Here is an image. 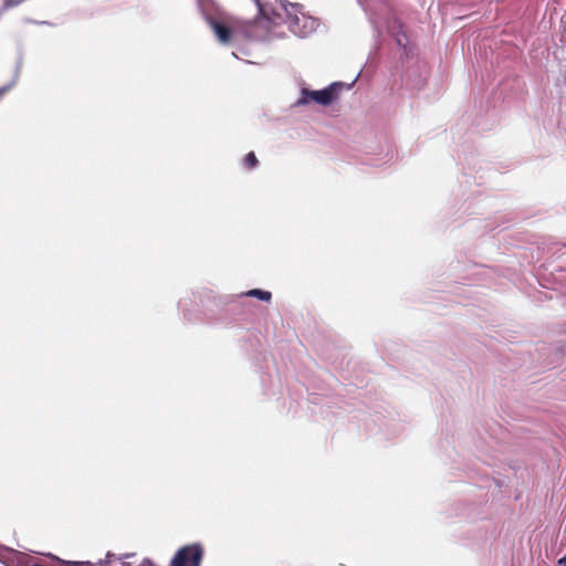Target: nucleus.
Wrapping results in <instances>:
<instances>
[{
  "instance_id": "obj_1",
  "label": "nucleus",
  "mask_w": 566,
  "mask_h": 566,
  "mask_svg": "<svg viewBox=\"0 0 566 566\" xmlns=\"http://www.w3.org/2000/svg\"><path fill=\"white\" fill-rule=\"evenodd\" d=\"M255 1L262 14L256 24L268 30V34L261 38L282 36L284 33L277 30L282 24H286L289 30L300 38L308 36L318 27L317 20L303 12L298 4L275 0L270 7H262L258 0Z\"/></svg>"
},
{
  "instance_id": "obj_2",
  "label": "nucleus",
  "mask_w": 566,
  "mask_h": 566,
  "mask_svg": "<svg viewBox=\"0 0 566 566\" xmlns=\"http://www.w3.org/2000/svg\"><path fill=\"white\" fill-rule=\"evenodd\" d=\"M206 21L213 30L219 42L226 44L235 36L238 32L237 21L228 15L218 14L217 17H206Z\"/></svg>"
},
{
  "instance_id": "obj_3",
  "label": "nucleus",
  "mask_w": 566,
  "mask_h": 566,
  "mask_svg": "<svg viewBox=\"0 0 566 566\" xmlns=\"http://www.w3.org/2000/svg\"><path fill=\"white\" fill-rule=\"evenodd\" d=\"M202 548L199 545H189L180 548L171 560L170 566H200Z\"/></svg>"
},
{
  "instance_id": "obj_4",
  "label": "nucleus",
  "mask_w": 566,
  "mask_h": 566,
  "mask_svg": "<svg viewBox=\"0 0 566 566\" xmlns=\"http://www.w3.org/2000/svg\"><path fill=\"white\" fill-rule=\"evenodd\" d=\"M342 87V84L334 83L322 91H303L304 96H308L312 101L321 104L328 105L337 97V90Z\"/></svg>"
},
{
  "instance_id": "obj_5",
  "label": "nucleus",
  "mask_w": 566,
  "mask_h": 566,
  "mask_svg": "<svg viewBox=\"0 0 566 566\" xmlns=\"http://www.w3.org/2000/svg\"><path fill=\"white\" fill-rule=\"evenodd\" d=\"M247 295L248 296H253V297H258L262 301H265V302H269L271 300V293L268 292V291H262V290H250L249 292H247Z\"/></svg>"
},
{
  "instance_id": "obj_6",
  "label": "nucleus",
  "mask_w": 566,
  "mask_h": 566,
  "mask_svg": "<svg viewBox=\"0 0 566 566\" xmlns=\"http://www.w3.org/2000/svg\"><path fill=\"white\" fill-rule=\"evenodd\" d=\"M258 159L254 153H249L244 158V164L248 168H253L256 166Z\"/></svg>"
},
{
  "instance_id": "obj_7",
  "label": "nucleus",
  "mask_w": 566,
  "mask_h": 566,
  "mask_svg": "<svg viewBox=\"0 0 566 566\" xmlns=\"http://www.w3.org/2000/svg\"><path fill=\"white\" fill-rule=\"evenodd\" d=\"M211 0H198V6L200 7V9L206 12V4L208 2H210Z\"/></svg>"
},
{
  "instance_id": "obj_8",
  "label": "nucleus",
  "mask_w": 566,
  "mask_h": 566,
  "mask_svg": "<svg viewBox=\"0 0 566 566\" xmlns=\"http://www.w3.org/2000/svg\"><path fill=\"white\" fill-rule=\"evenodd\" d=\"M8 91V87H3L0 90V96H2Z\"/></svg>"
},
{
  "instance_id": "obj_9",
  "label": "nucleus",
  "mask_w": 566,
  "mask_h": 566,
  "mask_svg": "<svg viewBox=\"0 0 566 566\" xmlns=\"http://www.w3.org/2000/svg\"><path fill=\"white\" fill-rule=\"evenodd\" d=\"M301 103H305V98L300 99L298 104H301Z\"/></svg>"
},
{
  "instance_id": "obj_10",
  "label": "nucleus",
  "mask_w": 566,
  "mask_h": 566,
  "mask_svg": "<svg viewBox=\"0 0 566 566\" xmlns=\"http://www.w3.org/2000/svg\"><path fill=\"white\" fill-rule=\"evenodd\" d=\"M73 566H77V564H74Z\"/></svg>"
}]
</instances>
